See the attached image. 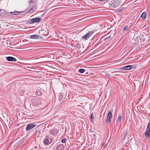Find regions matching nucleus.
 <instances>
[{"instance_id":"f257e3e1","label":"nucleus","mask_w":150,"mask_h":150,"mask_svg":"<svg viewBox=\"0 0 150 150\" xmlns=\"http://www.w3.org/2000/svg\"><path fill=\"white\" fill-rule=\"evenodd\" d=\"M145 137L147 138L150 137V122H149L147 126L146 131L144 133Z\"/></svg>"},{"instance_id":"f03ea898","label":"nucleus","mask_w":150,"mask_h":150,"mask_svg":"<svg viewBox=\"0 0 150 150\" xmlns=\"http://www.w3.org/2000/svg\"><path fill=\"white\" fill-rule=\"evenodd\" d=\"M41 20V19L40 18L37 17L30 19L28 21V23L30 24H33L35 22L39 23Z\"/></svg>"},{"instance_id":"7ed1b4c3","label":"nucleus","mask_w":150,"mask_h":150,"mask_svg":"<svg viewBox=\"0 0 150 150\" xmlns=\"http://www.w3.org/2000/svg\"><path fill=\"white\" fill-rule=\"evenodd\" d=\"M120 3V0H114L111 1L110 4L111 6L115 8L119 6Z\"/></svg>"},{"instance_id":"20e7f679","label":"nucleus","mask_w":150,"mask_h":150,"mask_svg":"<svg viewBox=\"0 0 150 150\" xmlns=\"http://www.w3.org/2000/svg\"><path fill=\"white\" fill-rule=\"evenodd\" d=\"M94 33L93 31H89L84 36L82 37V39L83 40H86Z\"/></svg>"},{"instance_id":"39448f33","label":"nucleus","mask_w":150,"mask_h":150,"mask_svg":"<svg viewBox=\"0 0 150 150\" xmlns=\"http://www.w3.org/2000/svg\"><path fill=\"white\" fill-rule=\"evenodd\" d=\"M112 116V115L111 112H109L107 118L106 120V122L108 124L110 123Z\"/></svg>"},{"instance_id":"423d86ee","label":"nucleus","mask_w":150,"mask_h":150,"mask_svg":"<svg viewBox=\"0 0 150 150\" xmlns=\"http://www.w3.org/2000/svg\"><path fill=\"white\" fill-rule=\"evenodd\" d=\"M36 125L33 123H30L28 125L26 128V131H27L31 130Z\"/></svg>"},{"instance_id":"0eeeda50","label":"nucleus","mask_w":150,"mask_h":150,"mask_svg":"<svg viewBox=\"0 0 150 150\" xmlns=\"http://www.w3.org/2000/svg\"><path fill=\"white\" fill-rule=\"evenodd\" d=\"M31 8L30 9V10L28 11V13H32L36 11V6L35 5H33V6H31Z\"/></svg>"},{"instance_id":"6e6552de","label":"nucleus","mask_w":150,"mask_h":150,"mask_svg":"<svg viewBox=\"0 0 150 150\" xmlns=\"http://www.w3.org/2000/svg\"><path fill=\"white\" fill-rule=\"evenodd\" d=\"M57 129H54L51 130H50L49 133L50 134H52L54 136H56L57 134Z\"/></svg>"},{"instance_id":"1a4fd4ad","label":"nucleus","mask_w":150,"mask_h":150,"mask_svg":"<svg viewBox=\"0 0 150 150\" xmlns=\"http://www.w3.org/2000/svg\"><path fill=\"white\" fill-rule=\"evenodd\" d=\"M6 60L8 61L11 62H16V59L12 57H6Z\"/></svg>"},{"instance_id":"9d476101","label":"nucleus","mask_w":150,"mask_h":150,"mask_svg":"<svg viewBox=\"0 0 150 150\" xmlns=\"http://www.w3.org/2000/svg\"><path fill=\"white\" fill-rule=\"evenodd\" d=\"M132 68V66L131 65H129L123 67L121 69L122 70H129Z\"/></svg>"},{"instance_id":"9b49d317","label":"nucleus","mask_w":150,"mask_h":150,"mask_svg":"<svg viewBox=\"0 0 150 150\" xmlns=\"http://www.w3.org/2000/svg\"><path fill=\"white\" fill-rule=\"evenodd\" d=\"M143 39V37L142 36H139L137 37L136 38H135L136 41L138 42H142V40H141L142 39Z\"/></svg>"},{"instance_id":"f8f14e48","label":"nucleus","mask_w":150,"mask_h":150,"mask_svg":"<svg viewBox=\"0 0 150 150\" xmlns=\"http://www.w3.org/2000/svg\"><path fill=\"white\" fill-rule=\"evenodd\" d=\"M40 37V36L38 35H33L30 36V38L32 39H38Z\"/></svg>"},{"instance_id":"ddd939ff","label":"nucleus","mask_w":150,"mask_h":150,"mask_svg":"<svg viewBox=\"0 0 150 150\" xmlns=\"http://www.w3.org/2000/svg\"><path fill=\"white\" fill-rule=\"evenodd\" d=\"M141 17L144 19H145L146 17V13L144 12L141 15Z\"/></svg>"},{"instance_id":"4468645a","label":"nucleus","mask_w":150,"mask_h":150,"mask_svg":"<svg viewBox=\"0 0 150 150\" xmlns=\"http://www.w3.org/2000/svg\"><path fill=\"white\" fill-rule=\"evenodd\" d=\"M36 94L39 96H41V93L40 92L39 90H37L36 92Z\"/></svg>"},{"instance_id":"2eb2a0df","label":"nucleus","mask_w":150,"mask_h":150,"mask_svg":"<svg viewBox=\"0 0 150 150\" xmlns=\"http://www.w3.org/2000/svg\"><path fill=\"white\" fill-rule=\"evenodd\" d=\"M47 137L48 139H50V141H51V142H52V139H53V137L51 136H49V135H48V136H47Z\"/></svg>"},{"instance_id":"dca6fc26","label":"nucleus","mask_w":150,"mask_h":150,"mask_svg":"<svg viewBox=\"0 0 150 150\" xmlns=\"http://www.w3.org/2000/svg\"><path fill=\"white\" fill-rule=\"evenodd\" d=\"M79 72L81 73H84L85 71V70L84 69H80L79 70Z\"/></svg>"},{"instance_id":"f3484780","label":"nucleus","mask_w":150,"mask_h":150,"mask_svg":"<svg viewBox=\"0 0 150 150\" xmlns=\"http://www.w3.org/2000/svg\"><path fill=\"white\" fill-rule=\"evenodd\" d=\"M121 116H119L117 120V122H120L121 120Z\"/></svg>"},{"instance_id":"a211bd4d","label":"nucleus","mask_w":150,"mask_h":150,"mask_svg":"<svg viewBox=\"0 0 150 150\" xmlns=\"http://www.w3.org/2000/svg\"><path fill=\"white\" fill-rule=\"evenodd\" d=\"M91 121L93 123V121L94 120V117H93V113H92L91 114Z\"/></svg>"},{"instance_id":"6ab92c4d","label":"nucleus","mask_w":150,"mask_h":150,"mask_svg":"<svg viewBox=\"0 0 150 150\" xmlns=\"http://www.w3.org/2000/svg\"><path fill=\"white\" fill-rule=\"evenodd\" d=\"M49 140L47 139H45L44 141V143L45 144H47L49 143Z\"/></svg>"},{"instance_id":"aec40b11","label":"nucleus","mask_w":150,"mask_h":150,"mask_svg":"<svg viewBox=\"0 0 150 150\" xmlns=\"http://www.w3.org/2000/svg\"><path fill=\"white\" fill-rule=\"evenodd\" d=\"M63 145H59L57 147V149L59 150V148H62L63 147Z\"/></svg>"},{"instance_id":"412c9836","label":"nucleus","mask_w":150,"mask_h":150,"mask_svg":"<svg viewBox=\"0 0 150 150\" xmlns=\"http://www.w3.org/2000/svg\"><path fill=\"white\" fill-rule=\"evenodd\" d=\"M29 3L30 4V7H31V6H32V3H34L32 1V0H31L30 1H29Z\"/></svg>"},{"instance_id":"4be33fe9","label":"nucleus","mask_w":150,"mask_h":150,"mask_svg":"<svg viewBox=\"0 0 150 150\" xmlns=\"http://www.w3.org/2000/svg\"><path fill=\"white\" fill-rule=\"evenodd\" d=\"M127 28H128V26H127V25H126V26H125L124 27L123 30H127Z\"/></svg>"},{"instance_id":"5701e85b","label":"nucleus","mask_w":150,"mask_h":150,"mask_svg":"<svg viewBox=\"0 0 150 150\" xmlns=\"http://www.w3.org/2000/svg\"><path fill=\"white\" fill-rule=\"evenodd\" d=\"M65 142H66V139H64L62 140L61 142L62 143H64Z\"/></svg>"},{"instance_id":"b1692460","label":"nucleus","mask_w":150,"mask_h":150,"mask_svg":"<svg viewBox=\"0 0 150 150\" xmlns=\"http://www.w3.org/2000/svg\"><path fill=\"white\" fill-rule=\"evenodd\" d=\"M15 12V15H18L19 14L20 12L16 11Z\"/></svg>"},{"instance_id":"393cba45","label":"nucleus","mask_w":150,"mask_h":150,"mask_svg":"<svg viewBox=\"0 0 150 150\" xmlns=\"http://www.w3.org/2000/svg\"><path fill=\"white\" fill-rule=\"evenodd\" d=\"M10 13H11L13 15H15V12H11Z\"/></svg>"},{"instance_id":"a878e982","label":"nucleus","mask_w":150,"mask_h":150,"mask_svg":"<svg viewBox=\"0 0 150 150\" xmlns=\"http://www.w3.org/2000/svg\"><path fill=\"white\" fill-rule=\"evenodd\" d=\"M110 37V36H108V37H106L105 38V39H109Z\"/></svg>"},{"instance_id":"bb28decb","label":"nucleus","mask_w":150,"mask_h":150,"mask_svg":"<svg viewBox=\"0 0 150 150\" xmlns=\"http://www.w3.org/2000/svg\"><path fill=\"white\" fill-rule=\"evenodd\" d=\"M104 40H107V39H105V38L104 39Z\"/></svg>"},{"instance_id":"cd10ccee","label":"nucleus","mask_w":150,"mask_h":150,"mask_svg":"<svg viewBox=\"0 0 150 150\" xmlns=\"http://www.w3.org/2000/svg\"><path fill=\"white\" fill-rule=\"evenodd\" d=\"M104 0H102V1H104Z\"/></svg>"},{"instance_id":"c85d7f7f","label":"nucleus","mask_w":150,"mask_h":150,"mask_svg":"<svg viewBox=\"0 0 150 150\" xmlns=\"http://www.w3.org/2000/svg\"><path fill=\"white\" fill-rule=\"evenodd\" d=\"M1 10L0 9V12L1 11Z\"/></svg>"}]
</instances>
